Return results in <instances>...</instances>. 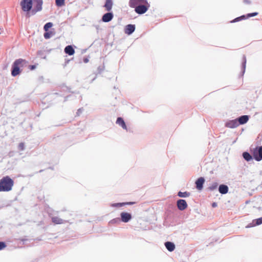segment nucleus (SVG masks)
<instances>
[{
  "label": "nucleus",
  "instance_id": "obj_4",
  "mask_svg": "<svg viewBox=\"0 0 262 262\" xmlns=\"http://www.w3.org/2000/svg\"><path fill=\"white\" fill-rule=\"evenodd\" d=\"M33 0H21L20 3L21 9L23 11L26 12V16L27 17H30V12L32 10Z\"/></svg>",
  "mask_w": 262,
  "mask_h": 262
},
{
  "label": "nucleus",
  "instance_id": "obj_9",
  "mask_svg": "<svg viewBox=\"0 0 262 262\" xmlns=\"http://www.w3.org/2000/svg\"><path fill=\"white\" fill-rule=\"evenodd\" d=\"M114 17L113 12L108 11V12L104 13L101 18V20L104 23H108L111 21Z\"/></svg>",
  "mask_w": 262,
  "mask_h": 262
},
{
  "label": "nucleus",
  "instance_id": "obj_18",
  "mask_svg": "<svg viewBox=\"0 0 262 262\" xmlns=\"http://www.w3.org/2000/svg\"><path fill=\"white\" fill-rule=\"evenodd\" d=\"M64 52L66 54L71 56L74 54L75 50L72 45H68L65 47Z\"/></svg>",
  "mask_w": 262,
  "mask_h": 262
},
{
  "label": "nucleus",
  "instance_id": "obj_32",
  "mask_svg": "<svg viewBox=\"0 0 262 262\" xmlns=\"http://www.w3.org/2000/svg\"><path fill=\"white\" fill-rule=\"evenodd\" d=\"M258 14V13L257 12L249 13L247 14V17L248 18H249L251 17H254V16H257Z\"/></svg>",
  "mask_w": 262,
  "mask_h": 262
},
{
  "label": "nucleus",
  "instance_id": "obj_44",
  "mask_svg": "<svg viewBox=\"0 0 262 262\" xmlns=\"http://www.w3.org/2000/svg\"><path fill=\"white\" fill-rule=\"evenodd\" d=\"M70 61V60L69 59H66V61H65V64H67L69 63V62Z\"/></svg>",
  "mask_w": 262,
  "mask_h": 262
},
{
  "label": "nucleus",
  "instance_id": "obj_14",
  "mask_svg": "<svg viewBox=\"0 0 262 262\" xmlns=\"http://www.w3.org/2000/svg\"><path fill=\"white\" fill-rule=\"evenodd\" d=\"M262 224V217H259L258 219L253 220L252 222L247 225L246 228H251L253 227L256 226H258Z\"/></svg>",
  "mask_w": 262,
  "mask_h": 262
},
{
  "label": "nucleus",
  "instance_id": "obj_25",
  "mask_svg": "<svg viewBox=\"0 0 262 262\" xmlns=\"http://www.w3.org/2000/svg\"><path fill=\"white\" fill-rule=\"evenodd\" d=\"M120 217H116L112 219L109 222L110 224H119L121 222Z\"/></svg>",
  "mask_w": 262,
  "mask_h": 262
},
{
  "label": "nucleus",
  "instance_id": "obj_41",
  "mask_svg": "<svg viewBox=\"0 0 262 262\" xmlns=\"http://www.w3.org/2000/svg\"><path fill=\"white\" fill-rule=\"evenodd\" d=\"M217 206V205L216 203H215V202L212 203V207L214 208V207H216Z\"/></svg>",
  "mask_w": 262,
  "mask_h": 262
},
{
  "label": "nucleus",
  "instance_id": "obj_5",
  "mask_svg": "<svg viewBox=\"0 0 262 262\" xmlns=\"http://www.w3.org/2000/svg\"><path fill=\"white\" fill-rule=\"evenodd\" d=\"M34 8L30 12L31 15H34L37 12L40 11L42 9L43 0H33Z\"/></svg>",
  "mask_w": 262,
  "mask_h": 262
},
{
  "label": "nucleus",
  "instance_id": "obj_20",
  "mask_svg": "<svg viewBox=\"0 0 262 262\" xmlns=\"http://www.w3.org/2000/svg\"><path fill=\"white\" fill-rule=\"evenodd\" d=\"M113 5V0H106L104 7L106 11H110L112 10Z\"/></svg>",
  "mask_w": 262,
  "mask_h": 262
},
{
  "label": "nucleus",
  "instance_id": "obj_34",
  "mask_svg": "<svg viewBox=\"0 0 262 262\" xmlns=\"http://www.w3.org/2000/svg\"><path fill=\"white\" fill-rule=\"evenodd\" d=\"M7 247V245L4 242H0V251Z\"/></svg>",
  "mask_w": 262,
  "mask_h": 262
},
{
  "label": "nucleus",
  "instance_id": "obj_43",
  "mask_svg": "<svg viewBox=\"0 0 262 262\" xmlns=\"http://www.w3.org/2000/svg\"><path fill=\"white\" fill-rule=\"evenodd\" d=\"M71 96V95H69V96H67V97L65 98V99H64V101H67V100H68V99L69 97H70Z\"/></svg>",
  "mask_w": 262,
  "mask_h": 262
},
{
  "label": "nucleus",
  "instance_id": "obj_42",
  "mask_svg": "<svg viewBox=\"0 0 262 262\" xmlns=\"http://www.w3.org/2000/svg\"><path fill=\"white\" fill-rule=\"evenodd\" d=\"M4 33V29L2 28H0V34H2Z\"/></svg>",
  "mask_w": 262,
  "mask_h": 262
},
{
  "label": "nucleus",
  "instance_id": "obj_15",
  "mask_svg": "<svg viewBox=\"0 0 262 262\" xmlns=\"http://www.w3.org/2000/svg\"><path fill=\"white\" fill-rule=\"evenodd\" d=\"M246 62H247L246 57L245 55H243V57H242L241 71L240 73V76H241V77L243 76L245 74L246 67Z\"/></svg>",
  "mask_w": 262,
  "mask_h": 262
},
{
  "label": "nucleus",
  "instance_id": "obj_35",
  "mask_svg": "<svg viewBox=\"0 0 262 262\" xmlns=\"http://www.w3.org/2000/svg\"><path fill=\"white\" fill-rule=\"evenodd\" d=\"M135 204V202H124V206L125 205H132Z\"/></svg>",
  "mask_w": 262,
  "mask_h": 262
},
{
  "label": "nucleus",
  "instance_id": "obj_33",
  "mask_svg": "<svg viewBox=\"0 0 262 262\" xmlns=\"http://www.w3.org/2000/svg\"><path fill=\"white\" fill-rule=\"evenodd\" d=\"M18 148L19 150L23 151L25 149V144L23 142L19 143Z\"/></svg>",
  "mask_w": 262,
  "mask_h": 262
},
{
  "label": "nucleus",
  "instance_id": "obj_28",
  "mask_svg": "<svg viewBox=\"0 0 262 262\" xmlns=\"http://www.w3.org/2000/svg\"><path fill=\"white\" fill-rule=\"evenodd\" d=\"M65 4V0H55V4L57 7H62Z\"/></svg>",
  "mask_w": 262,
  "mask_h": 262
},
{
  "label": "nucleus",
  "instance_id": "obj_31",
  "mask_svg": "<svg viewBox=\"0 0 262 262\" xmlns=\"http://www.w3.org/2000/svg\"><path fill=\"white\" fill-rule=\"evenodd\" d=\"M124 202L122 203H114L111 205V206L113 207H120L124 206Z\"/></svg>",
  "mask_w": 262,
  "mask_h": 262
},
{
  "label": "nucleus",
  "instance_id": "obj_10",
  "mask_svg": "<svg viewBox=\"0 0 262 262\" xmlns=\"http://www.w3.org/2000/svg\"><path fill=\"white\" fill-rule=\"evenodd\" d=\"M225 126L226 127L230 128H234L238 126V124L237 121L236 119L233 120H230L227 121L225 124Z\"/></svg>",
  "mask_w": 262,
  "mask_h": 262
},
{
  "label": "nucleus",
  "instance_id": "obj_11",
  "mask_svg": "<svg viewBox=\"0 0 262 262\" xmlns=\"http://www.w3.org/2000/svg\"><path fill=\"white\" fill-rule=\"evenodd\" d=\"M205 182L204 177L199 178L195 182V187L199 190H201L203 188V185Z\"/></svg>",
  "mask_w": 262,
  "mask_h": 262
},
{
  "label": "nucleus",
  "instance_id": "obj_47",
  "mask_svg": "<svg viewBox=\"0 0 262 262\" xmlns=\"http://www.w3.org/2000/svg\"><path fill=\"white\" fill-rule=\"evenodd\" d=\"M49 216H51V213L49 212Z\"/></svg>",
  "mask_w": 262,
  "mask_h": 262
},
{
  "label": "nucleus",
  "instance_id": "obj_22",
  "mask_svg": "<svg viewBox=\"0 0 262 262\" xmlns=\"http://www.w3.org/2000/svg\"><path fill=\"white\" fill-rule=\"evenodd\" d=\"M52 222L55 224H61L64 223L62 219L57 216H54L51 217Z\"/></svg>",
  "mask_w": 262,
  "mask_h": 262
},
{
  "label": "nucleus",
  "instance_id": "obj_26",
  "mask_svg": "<svg viewBox=\"0 0 262 262\" xmlns=\"http://www.w3.org/2000/svg\"><path fill=\"white\" fill-rule=\"evenodd\" d=\"M218 185L219 184L217 182H213L208 187V189L210 191H213L217 188Z\"/></svg>",
  "mask_w": 262,
  "mask_h": 262
},
{
  "label": "nucleus",
  "instance_id": "obj_37",
  "mask_svg": "<svg viewBox=\"0 0 262 262\" xmlns=\"http://www.w3.org/2000/svg\"><path fill=\"white\" fill-rule=\"evenodd\" d=\"M82 112V108H79L78 110H77V112L76 113L77 114V116H79L80 114H81Z\"/></svg>",
  "mask_w": 262,
  "mask_h": 262
},
{
  "label": "nucleus",
  "instance_id": "obj_46",
  "mask_svg": "<svg viewBox=\"0 0 262 262\" xmlns=\"http://www.w3.org/2000/svg\"><path fill=\"white\" fill-rule=\"evenodd\" d=\"M96 79V77L94 78V79L92 80V81Z\"/></svg>",
  "mask_w": 262,
  "mask_h": 262
},
{
  "label": "nucleus",
  "instance_id": "obj_1",
  "mask_svg": "<svg viewBox=\"0 0 262 262\" xmlns=\"http://www.w3.org/2000/svg\"><path fill=\"white\" fill-rule=\"evenodd\" d=\"M129 6L138 14H144L150 7L147 0H129Z\"/></svg>",
  "mask_w": 262,
  "mask_h": 262
},
{
  "label": "nucleus",
  "instance_id": "obj_39",
  "mask_svg": "<svg viewBox=\"0 0 262 262\" xmlns=\"http://www.w3.org/2000/svg\"><path fill=\"white\" fill-rule=\"evenodd\" d=\"M83 61L84 63H87L89 62V58L87 57H84L83 59Z\"/></svg>",
  "mask_w": 262,
  "mask_h": 262
},
{
  "label": "nucleus",
  "instance_id": "obj_24",
  "mask_svg": "<svg viewBox=\"0 0 262 262\" xmlns=\"http://www.w3.org/2000/svg\"><path fill=\"white\" fill-rule=\"evenodd\" d=\"M177 195L180 198H187L190 195V193L188 191L182 192L179 191Z\"/></svg>",
  "mask_w": 262,
  "mask_h": 262
},
{
  "label": "nucleus",
  "instance_id": "obj_8",
  "mask_svg": "<svg viewBox=\"0 0 262 262\" xmlns=\"http://www.w3.org/2000/svg\"><path fill=\"white\" fill-rule=\"evenodd\" d=\"M132 219V214L126 212H122L120 213L121 221L123 223H128Z\"/></svg>",
  "mask_w": 262,
  "mask_h": 262
},
{
  "label": "nucleus",
  "instance_id": "obj_40",
  "mask_svg": "<svg viewBox=\"0 0 262 262\" xmlns=\"http://www.w3.org/2000/svg\"><path fill=\"white\" fill-rule=\"evenodd\" d=\"M18 240H20V241L23 242V244H24L25 242L28 241V239L27 238H19Z\"/></svg>",
  "mask_w": 262,
  "mask_h": 262
},
{
  "label": "nucleus",
  "instance_id": "obj_29",
  "mask_svg": "<svg viewBox=\"0 0 262 262\" xmlns=\"http://www.w3.org/2000/svg\"><path fill=\"white\" fill-rule=\"evenodd\" d=\"M104 69H105V66H104V63H103V64L102 66H99L97 68V73L101 74L104 70Z\"/></svg>",
  "mask_w": 262,
  "mask_h": 262
},
{
  "label": "nucleus",
  "instance_id": "obj_2",
  "mask_svg": "<svg viewBox=\"0 0 262 262\" xmlns=\"http://www.w3.org/2000/svg\"><path fill=\"white\" fill-rule=\"evenodd\" d=\"M27 63L28 61L22 58L16 59L12 65L11 70V75L13 77H15L19 75L22 71L20 68L26 66Z\"/></svg>",
  "mask_w": 262,
  "mask_h": 262
},
{
  "label": "nucleus",
  "instance_id": "obj_30",
  "mask_svg": "<svg viewBox=\"0 0 262 262\" xmlns=\"http://www.w3.org/2000/svg\"><path fill=\"white\" fill-rule=\"evenodd\" d=\"M45 39H49L52 36V32L51 31H45L43 34Z\"/></svg>",
  "mask_w": 262,
  "mask_h": 262
},
{
  "label": "nucleus",
  "instance_id": "obj_45",
  "mask_svg": "<svg viewBox=\"0 0 262 262\" xmlns=\"http://www.w3.org/2000/svg\"><path fill=\"white\" fill-rule=\"evenodd\" d=\"M43 171V170L41 169V170H40L39 171V172H42Z\"/></svg>",
  "mask_w": 262,
  "mask_h": 262
},
{
  "label": "nucleus",
  "instance_id": "obj_36",
  "mask_svg": "<svg viewBox=\"0 0 262 262\" xmlns=\"http://www.w3.org/2000/svg\"><path fill=\"white\" fill-rule=\"evenodd\" d=\"M243 3L246 5H251L252 3L250 0H243Z\"/></svg>",
  "mask_w": 262,
  "mask_h": 262
},
{
  "label": "nucleus",
  "instance_id": "obj_19",
  "mask_svg": "<svg viewBox=\"0 0 262 262\" xmlns=\"http://www.w3.org/2000/svg\"><path fill=\"white\" fill-rule=\"evenodd\" d=\"M116 123L121 126L124 129L127 130L126 125L121 117H118L116 120Z\"/></svg>",
  "mask_w": 262,
  "mask_h": 262
},
{
  "label": "nucleus",
  "instance_id": "obj_3",
  "mask_svg": "<svg viewBox=\"0 0 262 262\" xmlns=\"http://www.w3.org/2000/svg\"><path fill=\"white\" fill-rule=\"evenodd\" d=\"M14 181L9 176L4 177L0 180V192H8L12 190Z\"/></svg>",
  "mask_w": 262,
  "mask_h": 262
},
{
  "label": "nucleus",
  "instance_id": "obj_13",
  "mask_svg": "<svg viewBox=\"0 0 262 262\" xmlns=\"http://www.w3.org/2000/svg\"><path fill=\"white\" fill-rule=\"evenodd\" d=\"M136 26L135 25L128 24L125 26L124 28V32L127 35H131L135 31Z\"/></svg>",
  "mask_w": 262,
  "mask_h": 262
},
{
  "label": "nucleus",
  "instance_id": "obj_38",
  "mask_svg": "<svg viewBox=\"0 0 262 262\" xmlns=\"http://www.w3.org/2000/svg\"><path fill=\"white\" fill-rule=\"evenodd\" d=\"M36 68V66L34 64V65H30L29 66V69L31 70H34L35 68Z\"/></svg>",
  "mask_w": 262,
  "mask_h": 262
},
{
  "label": "nucleus",
  "instance_id": "obj_23",
  "mask_svg": "<svg viewBox=\"0 0 262 262\" xmlns=\"http://www.w3.org/2000/svg\"><path fill=\"white\" fill-rule=\"evenodd\" d=\"M246 19H248V18L247 17V14H246V15H241L240 16H238V17H237L235 18L232 20H231L230 21V23H236V22H238V21H241V20H245Z\"/></svg>",
  "mask_w": 262,
  "mask_h": 262
},
{
  "label": "nucleus",
  "instance_id": "obj_12",
  "mask_svg": "<svg viewBox=\"0 0 262 262\" xmlns=\"http://www.w3.org/2000/svg\"><path fill=\"white\" fill-rule=\"evenodd\" d=\"M249 118L250 116L247 115H242L236 118L238 125L246 123L249 120Z\"/></svg>",
  "mask_w": 262,
  "mask_h": 262
},
{
  "label": "nucleus",
  "instance_id": "obj_17",
  "mask_svg": "<svg viewBox=\"0 0 262 262\" xmlns=\"http://www.w3.org/2000/svg\"><path fill=\"white\" fill-rule=\"evenodd\" d=\"M164 245L167 250L169 252L173 251L176 248L175 244L171 242H166L164 243Z\"/></svg>",
  "mask_w": 262,
  "mask_h": 262
},
{
  "label": "nucleus",
  "instance_id": "obj_7",
  "mask_svg": "<svg viewBox=\"0 0 262 262\" xmlns=\"http://www.w3.org/2000/svg\"><path fill=\"white\" fill-rule=\"evenodd\" d=\"M177 206L179 210L183 211L187 208L188 205L186 200L184 199H179L177 201Z\"/></svg>",
  "mask_w": 262,
  "mask_h": 262
},
{
  "label": "nucleus",
  "instance_id": "obj_6",
  "mask_svg": "<svg viewBox=\"0 0 262 262\" xmlns=\"http://www.w3.org/2000/svg\"><path fill=\"white\" fill-rule=\"evenodd\" d=\"M253 159L259 162L262 160V146H257L253 150Z\"/></svg>",
  "mask_w": 262,
  "mask_h": 262
},
{
  "label": "nucleus",
  "instance_id": "obj_27",
  "mask_svg": "<svg viewBox=\"0 0 262 262\" xmlns=\"http://www.w3.org/2000/svg\"><path fill=\"white\" fill-rule=\"evenodd\" d=\"M53 24L51 22L47 23L43 26V30L45 31H48L50 28L53 26Z\"/></svg>",
  "mask_w": 262,
  "mask_h": 262
},
{
  "label": "nucleus",
  "instance_id": "obj_16",
  "mask_svg": "<svg viewBox=\"0 0 262 262\" xmlns=\"http://www.w3.org/2000/svg\"><path fill=\"white\" fill-rule=\"evenodd\" d=\"M218 190L222 194H225L228 193L229 187L227 185L222 184L219 185Z\"/></svg>",
  "mask_w": 262,
  "mask_h": 262
},
{
  "label": "nucleus",
  "instance_id": "obj_21",
  "mask_svg": "<svg viewBox=\"0 0 262 262\" xmlns=\"http://www.w3.org/2000/svg\"><path fill=\"white\" fill-rule=\"evenodd\" d=\"M243 158L247 162H249L253 159V155H251L248 151H244L242 154Z\"/></svg>",
  "mask_w": 262,
  "mask_h": 262
}]
</instances>
